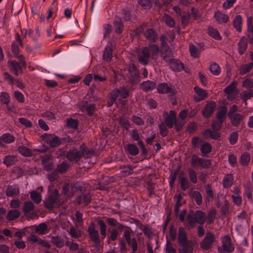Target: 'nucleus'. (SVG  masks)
Segmentation results:
<instances>
[{
    "label": "nucleus",
    "instance_id": "obj_28",
    "mask_svg": "<svg viewBox=\"0 0 253 253\" xmlns=\"http://www.w3.org/2000/svg\"><path fill=\"white\" fill-rule=\"evenodd\" d=\"M145 38L150 42H155L157 39V36L153 29H148L144 33Z\"/></svg>",
    "mask_w": 253,
    "mask_h": 253
},
{
    "label": "nucleus",
    "instance_id": "obj_48",
    "mask_svg": "<svg viewBox=\"0 0 253 253\" xmlns=\"http://www.w3.org/2000/svg\"><path fill=\"white\" fill-rule=\"evenodd\" d=\"M208 33L209 35L216 40H220L221 39V37L219 35L218 31L217 29L210 27L208 28Z\"/></svg>",
    "mask_w": 253,
    "mask_h": 253
},
{
    "label": "nucleus",
    "instance_id": "obj_12",
    "mask_svg": "<svg viewBox=\"0 0 253 253\" xmlns=\"http://www.w3.org/2000/svg\"><path fill=\"white\" fill-rule=\"evenodd\" d=\"M162 56L166 61L171 63L170 67L174 70L180 71L184 70L183 64L178 60L174 61V59L173 58L172 54L169 56H167L165 55L164 53H162Z\"/></svg>",
    "mask_w": 253,
    "mask_h": 253
},
{
    "label": "nucleus",
    "instance_id": "obj_53",
    "mask_svg": "<svg viewBox=\"0 0 253 253\" xmlns=\"http://www.w3.org/2000/svg\"><path fill=\"white\" fill-rule=\"evenodd\" d=\"M100 226V232L102 239H104L106 235V226L104 222L102 220H99L97 222Z\"/></svg>",
    "mask_w": 253,
    "mask_h": 253
},
{
    "label": "nucleus",
    "instance_id": "obj_34",
    "mask_svg": "<svg viewBox=\"0 0 253 253\" xmlns=\"http://www.w3.org/2000/svg\"><path fill=\"white\" fill-rule=\"evenodd\" d=\"M228 117L234 126H238L243 118V115L240 114H237Z\"/></svg>",
    "mask_w": 253,
    "mask_h": 253
},
{
    "label": "nucleus",
    "instance_id": "obj_15",
    "mask_svg": "<svg viewBox=\"0 0 253 253\" xmlns=\"http://www.w3.org/2000/svg\"><path fill=\"white\" fill-rule=\"evenodd\" d=\"M87 231L91 240L95 244H99L100 242L99 232L95 228L93 224L89 226Z\"/></svg>",
    "mask_w": 253,
    "mask_h": 253
},
{
    "label": "nucleus",
    "instance_id": "obj_20",
    "mask_svg": "<svg viewBox=\"0 0 253 253\" xmlns=\"http://www.w3.org/2000/svg\"><path fill=\"white\" fill-rule=\"evenodd\" d=\"M15 140L13 135L9 133L3 134L0 137V146H3L5 144H9Z\"/></svg>",
    "mask_w": 253,
    "mask_h": 253
},
{
    "label": "nucleus",
    "instance_id": "obj_4",
    "mask_svg": "<svg viewBox=\"0 0 253 253\" xmlns=\"http://www.w3.org/2000/svg\"><path fill=\"white\" fill-rule=\"evenodd\" d=\"M206 219V216L205 212L200 210L197 211L195 212L190 211L187 217L188 223L192 227H194L196 223L203 224Z\"/></svg>",
    "mask_w": 253,
    "mask_h": 253
},
{
    "label": "nucleus",
    "instance_id": "obj_57",
    "mask_svg": "<svg viewBox=\"0 0 253 253\" xmlns=\"http://www.w3.org/2000/svg\"><path fill=\"white\" fill-rule=\"evenodd\" d=\"M138 2L144 9H149L151 6L150 0H138Z\"/></svg>",
    "mask_w": 253,
    "mask_h": 253
},
{
    "label": "nucleus",
    "instance_id": "obj_9",
    "mask_svg": "<svg viewBox=\"0 0 253 253\" xmlns=\"http://www.w3.org/2000/svg\"><path fill=\"white\" fill-rule=\"evenodd\" d=\"M42 141L43 143H46L52 147H55L61 143V139L53 134H44L42 136Z\"/></svg>",
    "mask_w": 253,
    "mask_h": 253
},
{
    "label": "nucleus",
    "instance_id": "obj_23",
    "mask_svg": "<svg viewBox=\"0 0 253 253\" xmlns=\"http://www.w3.org/2000/svg\"><path fill=\"white\" fill-rule=\"evenodd\" d=\"M156 86V84L155 82L149 80L143 82L140 84L141 88L145 91L153 90L155 88Z\"/></svg>",
    "mask_w": 253,
    "mask_h": 253
},
{
    "label": "nucleus",
    "instance_id": "obj_63",
    "mask_svg": "<svg viewBox=\"0 0 253 253\" xmlns=\"http://www.w3.org/2000/svg\"><path fill=\"white\" fill-rule=\"evenodd\" d=\"M237 0H226L222 4V7L227 9L231 7Z\"/></svg>",
    "mask_w": 253,
    "mask_h": 253
},
{
    "label": "nucleus",
    "instance_id": "obj_14",
    "mask_svg": "<svg viewBox=\"0 0 253 253\" xmlns=\"http://www.w3.org/2000/svg\"><path fill=\"white\" fill-rule=\"evenodd\" d=\"M163 116L165 117V122L167 126L169 128H171L176 123V114L175 112L171 110L169 114L167 112H164Z\"/></svg>",
    "mask_w": 253,
    "mask_h": 253
},
{
    "label": "nucleus",
    "instance_id": "obj_47",
    "mask_svg": "<svg viewBox=\"0 0 253 253\" xmlns=\"http://www.w3.org/2000/svg\"><path fill=\"white\" fill-rule=\"evenodd\" d=\"M210 70L211 74L214 75H218L221 72L220 68L217 63H212L210 67Z\"/></svg>",
    "mask_w": 253,
    "mask_h": 253
},
{
    "label": "nucleus",
    "instance_id": "obj_26",
    "mask_svg": "<svg viewBox=\"0 0 253 253\" xmlns=\"http://www.w3.org/2000/svg\"><path fill=\"white\" fill-rule=\"evenodd\" d=\"M178 181L183 191L186 190L190 186V183L187 177L184 176L183 173H181L178 176Z\"/></svg>",
    "mask_w": 253,
    "mask_h": 253
},
{
    "label": "nucleus",
    "instance_id": "obj_51",
    "mask_svg": "<svg viewBox=\"0 0 253 253\" xmlns=\"http://www.w3.org/2000/svg\"><path fill=\"white\" fill-rule=\"evenodd\" d=\"M162 53L165 55L169 56L171 54V51L170 50L168 45L167 44L165 40L161 41Z\"/></svg>",
    "mask_w": 253,
    "mask_h": 253
},
{
    "label": "nucleus",
    "instance_id": "obj_42",
    "mask_svg": "<svg viewBox=\"0 0 253 253\" xmlns=\"http://www.w3.org/2000/svg\"><path fill=\"white\" fill-rule=\"evenodd\" d=\"M103 59L109 62L112 58V51L110 47H106L104 51L103 55Z\"/></svg>",
    "mask_w": 253,
    "mask_h": 253
},
{
    "label": "nucleus",
    "instance_id": "obj_50",
    "mask_svg": "<svg viewBox=\"0 0 253 253\" xmlns=\"http://www.w3.org/2000/svg\"><path fill=\"white\" fill-rule=\"evenodd\" d=\"M31 199L36 203L39 204L42 201L41 195L36 191H33L30 192Z\"/></svg>",
    "mask_w": 253,
    "mask_h": 253
},
{
    "label": "nucleus",
    "instance_id": "obj_56",
    "mask_svg": "<svg viewBox=\"0 0 253 253\" xmlns=\"http://www.w3.org/2000/svg\"><path fill=\"white\" fill-rule=\"evenodd\" d=\"M66 125L68 127L75 129L77 128L78 121L76 120L70 118L67 120Z\"/></svg>",
    "mask_w": 253,
    "mask_h": 253
},
{
    "label": "nucleus",
    "instance_id": "obj_10",
    "mask_svg": "<svg viewBox=\"0 0 253 253\" xmlns=\"http://www.w3.org/2000/svg\"><path fill=\"white\" fill-rule=\"evenodd\" d=\"M112 97V104H113L118 97H120L121 98H126L128 95V90L126 87L123 86L119 89L113 90L110 93Z\"/></svg>",
    "mask_w": 253,
    "mask_h": 253
},
{
    "label": "nucleus",
    "instance_id": "obj_29",
    "mask_svg": "<svg viewBox=\"0 0 253 253\" xmlns=\"http://www.w3.org/2000/svg\"><path fill=\"white\" fill-rule=\"evenodd\" d=\"M126 148L127 152L131 156H136L139 153V149L134 144H127Z\"/></svg>",
    "mask_w": 253,
    "mask_h": 253
},
{
    "label": "nucleus",
    "instance_id": "obj_31",
    "mask_svg": "<svg viewBox=\"0 0 253 253\" xmlns=\"http://www.w3.org/2000/svg\"><path fill=\"white\" fill-rule=\"evenodd\" d=\"M157 88L158 91L161 93H169L172 90V87L169 86L166 83L159 84Z\"/></svg>",
    "mask_w": 253,
    "mask_h": 253
},
{
    "label": "nucleus",
    "instance_id": "obj_58",
    "mask_svg": "<svg viewBox=\"0 0 253 253\" xmlns=\"http://www.w3.org/2000/svg\"><path fill=\"white\" fill-rule=\"evenodd\" d=\"M127 244L131 248L132 252H136L137 250V243L136 239L134 238H132L131 240L127 242Z\"/></svg>",
    "mask_w": 253,
    "mask_h": 253
},
{
    "label": "nucleus",
    "instance_id": "obj_33",
    "mask_svg": "<svg viewBox=\"0 0 253 253\" xmlns=\"http://www.w3.org/2000/svg\"><path fill=\"white\" fill-rule=\"evenodd\" d=\"M233 26L236 30L238 32L241 31L242 25V18L240 15H238L235 16L233 21Z\"/></svg>",
    "mask_w": 253,
    "mask_h": 253
},
{
    "label": "nucleus",
    "instance_id": "obj_38",
    "mask_svg": "<svg viewBox=\"0 0 253 253\" xmlns=\"http://www.w3.org/2000/svg\"><path fill=\"white\" fill-rule=\"evenodd\" d=\"M233 176L231 174L226 175L223 179V185L224 188H228L233 184Z\"/></svg>",
    "mask_w": 253,
    "mask_h": 253
},
{
    "label": "nucleus",
    "instance_id": "obj_52",
    "mask_svg": "<svg viewBox=\"0 0 253 253\" xmlns=\"http://www.w3.org/2000/svg\"><path fill=\"white\" fill-rule=\"evenodd\" d=\"M163 20L169 27H172L175 25L174 20L169 15L165 14L163 17Z\"/></svg>",
    "mask_w": 253,
    "mask_h": 253
},
{
    "label": "nucleus",
    "instance_id": "obj_37",
    "mask_svg": "<svg viewBox=\"0 0 253 253\" xmlns=\"http://www.w3.org/2000/svg\"><path fill=\"white\" fill-rule=\"evenodd\" d=\"M251 160L250 155L249 153L244 152L240 158L239 162L241 165L246 166L248 165Z\"/></svg>",
    "mask_w": 253,
    "mask_h": 253
},
{
    "label": "nucleus",
    "instance_id": "obj_64",
    "mask_svg": "<svg viewBox=\"0 0 253 253\" xmlns=\"http://www.w3.org/2000/svg\"><path fill=\"white\" fill-rule=\"evenodd\" d=\"M165 253H176V250L173 248L172 245L167 242L166 248Z\"/></svg>",
    "mask_w": 253,
    "mask_h": 253
},
{
    "label": "nucleus",
    "instance_id": "obj_16",
    "mask_svg": "<svg viewBox=\"0 0 253 253\" xmlns=\"http://www.w3.org/2000/svg\"><path fill=\"white\" fill-rule=\"evenodd\" d=\"M216 107V103L214 101H210L207 103L204 109L202 111L203 116L209 117L213 113Z\"/></svg>",
    "mask_w": 253,
    "mask_h": 253
},
{
    "label": "nucleus",
    "instance_id": "obj_35",
    "mask_svg": "<svg viewBox=\"0 0 253 253\" xmlns=\"http://www.w3.org/2000/svg\"><path fill=\"white\" fill-rule=\"evenodd\" d=\"M35 231L40 234H45L47 233L49 230L48 229L46 224L42 223L36 227Z\"/></svg>",
    "mask_w": 253,
    "mask_h": 253
},
{
    "label": "nucleus",
    "instance_id": "obj_5",
    "mask_svg": "<svg viewBox=\"0 0 253 253\" xmlns=\"http://www.w3.org/2000/svg\"><path fill=\"white\" fill-rule=\"evenodd\" d=\"M221 126V123L214 121L211 124L212 131L211 129H207L203 133V136L205 138H211L213 139H217L220 137V134L217 132Z\"/></svg>",
    "mask_w": 253,
    "mask_h": 253
},
{
    "label": "nucleus",
    "instance_id": "obj_43",
    "mask_svg": "<svg viewBox=\"0 0 253 253\" xmlns=\"http://www.w3.org/2000/svg\"><path fill=\"white\" fill-rule=\"evenodd\" d=\"M227 111V108L225 106H223L220 108V110L218 111L217 113L216 117L218 121L220 123H222L223 119L225 117Z\"/></svg>",
    "mask_w": 253,
    "mask_h": 253
},
{
    "label": "nucleus",
    "instance_id": "obj_2",
    "mask_svg": "<svg viewBox=\"0 0 253 253\" xmlns=\"http://www.w3.org/2000/svg\"><path fill=\"white\" fill-rule=\"evenodd\" d=\"M177 240L178 244L182 247L178 249V253H193V243L188 240L187 232L182 227L178 228Z\"/></svg>",
    "mask_w": 253,
    "mask_h": 253
},
{
    "label": "nucleus",
    "instance_id": "obj_8",
    "mask_svg": "<svg viewBox=\"0 0 253 253\" xmlns=\"http://www.w3.org/2000/svg\"><path fill=\"white\" fill-rule=\"evenodd\" d=\"M214 241V234L211 232H208L206 233V236L200 244V248L203 250H209L212 248Z\"/></svg>",
    "mask_w": 253,
    "mask_h": 253
},
{
    "label": "nucleus",
    "instance_id": "obj_30",
    "mask_svg": "<svg viewBox=\"0 0 253 253\" xmlns=\"http://www.w3.org/2000/svg\"><path fill=\"white\" fill-rule=\"evenodd\" d=\"M247 41L245 37H242L238 43V51L240 54L245 53L247 48Z\"/></svg>",
    "mask_w": 253,
    "mask_h": 253
},
{
    "label": "nucleus",
    "instance_id": "obj_18",
    "mask_svg": "<svg viewBox=\"0 0 253 253\" xmlns=\"http://www.w3.org/2000/svg\"><path fill=\"white\" fill-rule=\"evenodd\" d=\"M79 189L78 185L67 184L63 187V192L67 197L72 196Z\"/></svg>",
    "mask_w": 253,
    "mask_h": 253
},
{
    "label": "nucleus",
    "instance_id": "obj_60",
    "mask_svg": "<svg viewBox=\"0 0 253 253\" xmlns=\"http://www.w3.org/2000/svg\"><path fill=\"white\" fill-rule=\"evenodd\" d=\"M241 97L242 99L246 100L248 98L253 97V92L252 89L249 91H244L241 94Z\"/></svg>",
    "mask_w": 253,
    "mask_h": 253
},
{
    "label": "nucleus",
    "instance_id": "obj_41",
    "mask_svg": "<svg viewBox=\"0 0 253 253\" xmlns=\"http://www.w3.org/2000/svg\"><path fill=\"white\" fill-rule=\"evenodd\" d=\"M68 233L72 238L75 239L80 238L82 236L81 231L80 230L75 228L73 226L70 228L68 230Z\"/></svg>",
    "mask_w": 253,
    "mask_h": 253
},
{
    "label": "nucleus",
    "instance_id": "obj_1",
    "mask_svg": "<svg viewBox=\"0 0 253 253\" xmlns=\"http://www.w3.org/2000/svg\"><path fill=\"white\" fill-rule=\"evenodd\" d=\"M160 49L159 46L155 44H150L148 46L143 47L141 50L138 53V59L142 65H147L149 59H154L158 55Z\"/></svg>",
    "mask_w": 253,
    "mask_h": 253
},
{
    "label": "nucleus",
    "instance_id": "obj_61",
    "mask_svg": "<svg viewBox=\"0 0 253 253\" xmlns=\"http://www.w3.org/2000/svg\"><path fill=\"white\" fill-rule=\"evenodd\" d=\"M216 215V211L214 209H211V210L208 213V218H207V221L211 223L212 222L214 219Z\"/></svg>",
    "mask_w": 253,
    "mask_h": 253
},
{
    "label": "nucleus",
    "instance_id": "obj_25",
    "mask_svg": "<svg viewBox=\"0 0 253 253\" xmlns=\"http://www.w3.org/2000/svg\"><path fill=\"white\" fill-rule=\"evenodd\" d=\"M82 153L77 150H72L69 151L67 154V158L71 161L78 160L82 157Z\"/></svg>",
    "mask_w": 253,
    "mask_h": 253
},
{
    "label": "nucleus",
    "instance_id": "obj_39",
    "mask_svg": "<svg viewBox=\"0 0 253 253\" xmlns=\"http://www.w3.org/2000/svg\"><path fill=\"white\" fill-rule=\"evenodd\" d=\"M20 215V212L16 210H12L9 211L6 215V218L9 220H12L18 218Z\"/></svg>",
    "mask_w": 253,
    "mask_h": 253
},
{
    "label": "nucleus",
    "instance_id": "obj_11",
    "mask_svg": "<svg viewBox=\"0 0 253 253\" xmlns=\"http://www.w3.org/2000/svg\"><path fill=\"white\" fill-rule=\"evenodd\" d=\"M127 71V76L129 82L132 84L138 83L139 82L138 73L133 63L129 64Z\"/></svg>",
    "mask_w": 253,
    "mask_h": 253
},
{
    "label": "nucleus",
    "instance_id": "obj_22",
    "mask_svg": "<svg viewBox=\"0 0 253 253\" xmlns=\"http://www.w3.org/2000/svg\"><path fill=\"white\" fill-rule=\"evenodd\" d=\"M214 17L220 24L227 23L229 20V17L227 15L222 13L219 11L214 13Z\"/></svg>",
    "mask_w": 253,
    "mask_h": 253
},
{
    "label": "nucleus",
    "instance_id": "obj_21",
    "mask_svg": "<svg viewBox=\"0 0 253 253\" xmlns=\"http://www.w3.org/2000/svg\"><path fill=\"white\" fill-rule=\"evenodd\" d=\"M5 193L8 197H15L19 193V188L17 185L9 186L6 190Z\"/></svg>",
    "mask_w": 253,
    "mask_h": 253
},
{
    "label": "nucleus",
    "instance_id": "obj_36",
    "mask_svg": "<svg viewBox=\"0 0 253 253\" xmlns=\"http://www.w3.org/2000/svg\"><path fill=\"white\" fill-rule=\"evenodd\" d=\"M185 203L182 196L179 194L176 196V201L174 207V211L176 215L178 214L179 208Z\"/></svg>",
    "mask_w": 253,
    "mask_h": 253
},
{
    "label": "nucleus",
    "instance_id": "obj_55",
    "mask_svg": "<svg viewBox=\"0 0 253 253\" xmlns=\"http://www.w3.org/2000/svg\"><path fill=\"white\" fill-rule=\"evenodd\" d=\"M188 174L190 180L193 183H196L197 182V177L196 172L192 169H188Z\"/></svg>",
    "mask_w": 253,
    "mask_h": 253
},
{
    "label": "nucleus",
    "instance_id": "obj_24",
    "mask_svg": "<svg viewBox=\"0 0 253 253\" xmlns=\"http://www.w3.org/2000/svg\"><path fill=\"white\" fill-rule=\"evenodd\" d=\"M51 242L57 248H61L64 244L63 239L59 236H49Z\"/></svg>",
    "mask_w": 253,
    "mask_h": 253
},
{
    "label": "nucleus",
    "instance_id": "obj_19",
    "mask_svg": "<svg viewBox=\"0 0 253 253\" xmlns=\"http://www.w3.org/2000/svg\"><path fill=\"white\" fill-rule=\"evenodd\" d=\"M19 45H22V40L18 33L15 34V41L12 42L11 45L12 52L14 56L17 57L19 55Z\"/></svg>",
    "mask_w": 253,
    "mask_h": 253
},
{
    "label": "nucleus",
    "instance_id": "obj_32",
    "mask_svg": "<svg viewBox=\"0 0 253 253\" xmlns=\"http://www.w3.org/2000/svg\"><path fill=\"white\" fill-rule=\"evenodd\" d=\"M114 26L115 28V31L117 33L120 34L122 32L124 29V25L121 18L118 17H116L115 18Z\"/></svg>",
    "mask_w": 253,
    "mask_h": 253
},
{
    "label": "nucleus",
    "instance_id": "obj_54",
    "mask_svg": "<svg viewBox=\"0 0 253 253\" xmlns=\"http://www.w3.org/2000/svg\"><path fill=\"white\" fill-rule=\"evenodd\" d=\"M192 197L198 205H200L202 203V196L199 192L197 191L193 192Z\"/></svg>",
    "mask_w": 253,
    "mask_h": 253
},
{
    "label": "nucleus",
    "instance_id": "obj_40",
    "mask_svg": "<svg viewBox=\"0 0 253 253\" xmlns=\"http://www.w3.org/2000/svg\"><path fill=\"white\" fill-rule=\"evenodd\" d=\"M18 150L21 155L26 157H30L33 154L32 151L25 146H19L18 147Z\"/></svg>",
    "mask_w": 253,
    "mask_h": 253
},
{
    "label": "nucleus",
    "instance_id": "obj_46",
    "mask_svg": "<svg viewBox=\"0 0 253 253\" xmlns=\"http://www.w3.org/2000/svg\"><path fill=\"white\" fill-rule=\"evenodd\" d=\"M211 146L210 143L204 142L201 147V151L203 156H206L207 154L211 152Z\"/></svg>",
    "mask_w": 253,
    "mask_h": 253
},
{
    "label": "nucleus",
    "instance_id": "obj_59",
    "mask_svg": "<svg viewBox=\"0 0 253 253\" xmlns=\"http://www.w3.org/2000/svg\"><path fill=\"white\" fill-rule=\"evenodd\" d=\"M40 35V33L38 30L35 32L31 29L28 30V37L32 38L34 40H36Z\"/></svg>",
    "mask_w": 253,
    "mask_h": 253
},
{
    "label": "nucleus",
    "instance_id": "obj_17",
    "mask_svg": "<svg viewBox=\"0 0 253 253\" xmlns=\"http://www.w3.org/2000/svg\"><path fill=\"white\" fill-rule=\"evenodd\" d=\"M194 90L197 95L193 97V100L196 102L204 100L208 96V94L207 91L198 86L194 87Z\"/></svg>",
    "mask_w": 253,
    "mask_h": 253
},
{
    "label": "nucleus",
    "instance_id": "obj_62",
    "mask_svg": "<svg viewBox=\"0 0 253 253\" xmlns=\"http://www.w3.org/2000/svg\"><path fill=\"white\" fill-rule=\"evenodd\" d=\"M159 127L161 135L163 137L166 136L168 133V130L165 124L162 123L159 126Z\"/></svg>",
    "mask_w": 253,
    "mask_h": 253
},
{
    "label": "nucleus",
    "instance_id": "obj_27",
    "mask_svg": "<svg viewBox=\"0 0 253 253\" xmlns=\"http://www.w3.org/2000/svg\"><path fill=\"white\" fill-rule=\"evenodd\" d=\"M17 157L14 155H7L3 160V163L7 167H10L15 164L17 162Z\"/></svg>",
    "mask_w": 253,
    "mask_h": 253
},
{
    "label": "nucleus",
    "instance_id": "obj_45",
    "mask_svg": "<svg viewBox=\"0 0 253 253\" xmlns=\"http://www.w3.org/2000/svg\"><path fill=\"white\" fill-rule=\"evenodd\" d=\"M189 51L190 55L194 58H197L200 54V50L196 47L193 44H189Z\"/></svg>",
    "mask_w": 253,
    "mask_h": 253
},
{
    "label": "nucleus",
    "instance_id": "obj_7",
    "mask_svg": "<svg viewBox=\"0 0 253 253\" xmlns=\"http://www.w3.org/2000/svg\"><path fill=\"white\" fill-rule=\"evenodd\" d=\"M59 194L57 190H54L49 195L48 197L44 201V206L46 208L51 209L53 206L59 205L60 202L58 201Z\"/></svg>",
    "mask_w": 253,
    "mask_h": 253
},
{
    "label": "nucleus",
    "instance_id": "obj_3",
    "mask_svg": "<svg viewBox=\"0 0 253 253\" xmlns=\"http://www.w3.org/2000/svg\"><path fill=\"white\" fill-rule=\"evenodd\" d=\"M17 58L19 60L18 62L15 60L8 61L7 64L9 70L15 76H18L19 74L23 73L22 68H25L26 67V63L22 55L17 56Z\"/></svg>",
    "mask_w": 253,
    "mask_h": 253
},
{
    "label": "nucleus",
    "instance_id": "obj_49",
    "mask_svg": "<svg viewBox=\"0 0 253 253\" xmlns=\"http://www.w3.org/2000/svg\"><path fill=\"white\" fill-rule=\"evenodd\" d=\"M34 205L33 203L31 201L26 202L24 203V206L23 208V211L25 214L32 211L34 209Z\"/></svg>",
    "mask_w": 253,
    "mask_h": 253
},
{
    "label": "nucleus",
    "instance_id": "obj_13",
    "mask_svg": "<svg viewBox=\"0 0 253 253\" xmlns=\"http://www.w3.org/2000/svg\"><path fill=\"white\" fill-rule=\"evenodd\" d=\"M191 164L193 167L199 165L203 168L208 169L211 166V161L207 159L198 158L196 156L192 157Z\"/></svg>",
    "mask_w": 253,
    "mask_h": 253
},
{
    "label": "nucleus",
    "instance_id": "obj_6",
    "mask_svg": "<svg viewBox=\"0 0 253 253\" xmlns=\"http://www.w3.org/2000/svg\"><path fill=\"white\" fill-rule=\"evenodd\" d=\"M222 245L218 248L219 253H230L234 250V245L229 236H225L221 239Z\"/></svg>",
    "mask_w": 253,
    "mask_h": 253
},
{
    "label": "nucleus",
    "instance_id": "obj_44",
    "mask_svg": "<svg viewBox=\"0 0 253 253\" xmlns=\"http://www.w3.org/2000/svg\"><path fill=\"white\" fill-rule=\"evenodd\" d=\"M237 83L236 81H233L231 84L228 85L224 89V91L228 95L232 94L236 89Z\"/></svg>",
    "mask_w": 253,
    "mask_h": 253
}]
</instances>
